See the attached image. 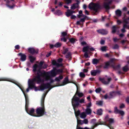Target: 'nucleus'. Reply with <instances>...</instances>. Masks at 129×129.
I'll return each mask as SVG.
<instances>
[{
	"instance_id": "f257e3e1",
	"label": "nucleus",
	"mask_w": 129,
	"mask_h": 129,
	"mask_svg": "<svg viewBox=\"0 0 129 129\" xmlns=\"http://www.w3.org/2000/svg\"><path fill=\"white\" fill-rule=\"evenodd\" d=\"M35 75L32 80L33 82H36L37 83H39L44 81V79L43 78L45 77L46 80H48L50 78L49 75H46L45 72H42L40 70L36 72L35 73Z\"/></svg>"
},
{
	"instance_id": "f03ea898",
	"label": "nucleus",
	"mask_w": 129,
	"mask_h": 129,
	"mask_svg": "<svg viewBox=\"0 0 129 129\" xmlns=\"http://www.w3.org/2000/svg\"><path fill=\"white\" fill-rule=\"evenodd\" d=\"M43 95V96H42L41 100V105L42 107L38 108L36 109V112L37 115L36 116L40 117L42 116L45 112L44 106V102L46 94H44Z\"/></svg>"
},
{
	"instance_id": "7ed1b4c3",
	"label": "nucleus",
	"mask_w": 129,
	"mask_h": 129,
	"mask_svg": "<svg viewBox=\"0 0 129 129\" xmlns=\"http://www.w3.org/2000/svg\"><path fill=\"white\" fill-rule=\"evenodd\" d=\"M24 95H25V100H26V104L25 106V110L26 112L28 113L30 115L32 116H36V115L34 114V112L35 111V110L33 108H32L30 109L29 110H28V102H27V100L26 98V96L25 93L23 92Z\"/></svg>"
},
{
	"instance_id": "20e7f679",
	"label": "nucleus",
	"mask_w": 129,
	"mask_h": 129,
	"mask_svg": "<svg viewBox=\"0 0 129 129\" xmlns=\"http://www.w3.org/2000/svg\"><path fill=\"white\" fill-rule=\"evenodd\" d=\"M79 100V98L78 97H76L75 95L73 96L72 99V104L74 109L75 108L79 105L78 102Z\"/></svg>"
},
{
	"instance_id": "39448f33",
	"label": "nucleus",
	"mask_w": 129,
	"mask_h": 129,
	"mask_svg": "<svg viewBox=\"0 0 129 129\" xmlns=\"http://www.w3.org/2000/svg\"><path fill=\"white\" fill-rule=\"evenodd\" d=\"M99 4L92 3H90L89 5V8L90 9H92L96 12L99 8Z\"/></svg>"
},
{
	"instance_id": "423d86ee",
	"label": "nucleus",
	"mask_w": 129,
	"mask_h": 129,
	"mask_svg": "<svg viewBox=\"0 0 129 129\" xmlns=\"http://www.w3.org/2000/svg\"><path fill=\"white\" fill-rule=\"evenodd\" d=\"M106 78H99V80L101 81L103 84L106 85L109 84L110 81L111 80L112 78L110 77H107L106 76Z\"/></svg>"
},
{
	"instance_id": "0eeeda50",
	"label": "nucleus",
	"mask_w": 129,
	"mask_h": 129,
	"mask_svg": "<svg viewBox=\"0 0 129 129\" xmlns=\"http://www.w3.org/2000/svg\"><path fill=\"white\" fill-rule=\"evenodd\" d=\"M51 87V86L50 83H47L46 84L44 83L42 84L39 86V87L40 90H42L46 88H52Z\"/></svg>"
},
{
	"instance_id": "6e6552de",
	"label": "nucleus",
	"mask_w": 129,
	"mask_h": 129,
	"mask_svg": "<svg viewBox=\"0 0 129 129\" xmlns=\"http://www.w3.org/2000/svg\"><path fill=\"white\" fill-rule=\"evenodd\" d=\"M112 1L110 0H105L104 3V6L106 9H109L110 8L109 5L111 4Z\"/></svg>"
},
{
	"instance_id": "1a4fd4ad",
	"label": "nucleus",
	"mask_w": 129,
	"mask_h": 129,
	"mask_svg": "<svg viewBox=\"0 0 129 129\" xmlns=\"http://www.w3.org/2000/svg\"><path fill=\"white\" fill-rule=\"evenodd\" d=\"M44 63L43 62L41 61L39 65H37L36 64H35L33 66V71L34 72H35L36 71V69L37 67H39L40 69H41L42 67V66Z\"/></svg>"
},
{
	"instance_id": "9d476101",
	"label": "nucleus",
	"mask_w": 129,
	"mask_h": 129,
	"mask_svg": "<svg viewBox=\"0 0 129 129\" xmlns=\"http://www.w3.org/2000/svg\"><path fill=\"white\" fill-rule=\"evenodd\" d=\"M114 112L115 113H119L122 116L124 115V113L123 111L119 110L116 107H115Z\"/></svg>"
},
{
	"instance_id": "9b49d317",
	"label": "nucleus",
	"mask_w": 129,
	"mask_h": 129,
	"mask_svg": "<svg viewBox=\"0 0 129 129\" xmlns=\"http://www.w3.org/2000/svg\"><path fill=\"white\" fill-rule=\"evenodd\" d=\"M28 52L31 54H33L35 53H37L38 52V50H35L33 48H29L28 49Z\"/></svg>"
},
{
	"instance_id": "f8f14e48",
	"label": "nucleus",
	"mask_w": 129,
	"mask_h": 129,
	"mask_svg": "<svg viewBox=\"0 0 129 129\" xmlns=\"http://www.w3.org/2000/svg\"><path fill=\"white\" fill-rule=\"evenodd\" d=\"M113 60H114V59H111L109 61L106 62L105 63V65L104 67V69L108 68L109 67L111 63L112 62Z\"/></svg>"
},
{
	"instance_id": "ddd939ff",
	"label": "nucleus",
	"mask_w": 129,
	"mask_h": 129,
	"mask_svg": "<svg viewBox=\"0 0 129 129\" xmlns=\"http://www.w3.org/2000/svg\"><path fill=\"white\" fill-rule=\"evenodd\" d=\"M18 55L20 56V59L21 61H23L26 60V56L25 54H23L22 53H20L18 54Z\"/></svg>"
},
{
	"instance_id": "4468645a",
	"label": "nucleus",
	"mask_w": 129,
	"mask_h": 129,
	"mask_svg": "<svg viewBox=\"0 0 129 129\" xmlns=\"http://www.w3.org/2000/svg\"><path fill=\"white\" fill-rule=\"evenodd\" d=\"M75 13V11H72L68 9L67 10V11L66 12V16L68 17L72 15L73 13Z\"/></svg>"
},
{
	"instance_id": "2eb2a0df",
	"label": "nucleus",
	"mask_w": 129,
	"mask_h": 129,
	"mask_svg": "<svg viewBox=\"0 0 129 129\" xmlns=\"http://www.w3.org/2000/svg\"><path fill=\"white\" fill-rule=\"evenodd\" d=\"M97 31L99 33L102 35H105L108 33V31L102 29L97 30Z\"/></svg>"
},
{
	"instance_id": "dca6fc26",
	"label": "nucleus",
	"mask_w": 129,
	"mask_h": 129,
	"mask_svg": "<svg viewBox=\"0 0 129 129\" xmlns=\"http://www.w3.org/2000/svg\"><path fill=\"white\" fill-rule=\"evenodd\" d=\"M123 27L125 28H127L128 27V22L126 19H125L123 20Z\"/></svg>"
},
{
	"instance_id": "f3484780",
	"label": "nucleus",
	"mask_w": 129,
	"mask_h": 129,
	"mask_svg": "<svg viewBox=\"0 0 129 129\" xmlns=\"http://www.w3.org/2000/svg\"><path fill=\"white\" fill-rule=\"evenodd\" d=\"M100 72V71L98 70H94L91 71V74L93 76H95L97 74H99Z\"/></svg>"
},
{
	"instance_id": "a211bd4d",
	"label": "nucleus",
	"mask_w": 129,
	"mask_h": 129,
	"mask_svg": "<svg viewBox=\"0 0 129 129\" xmlns=\"http://www.w3.org/2000/svg\"><path fill=\"white\" fill-rule=\"evenodd\" d=\"M96 120L95 119H93L91 120V123L93 124L94 125L93 126V127L92 128H91L92 129H93L94 127H95L96 126H97L98 125L100 124L98 123H95Z\"/></svg>"
},
{
	"instance_id": "6ab92c4d",
	"label": "nucleus",
	"mask_w": 129,
	"mask_h": 129,
	"mask_svg": "<svg viewBox=\"0 0 129 129\" xmlns=\"http://www.w3.org/2000/svg\"><path fill=\"white\" fill-rule=\"evenodd\" d=\"M50 76L51 77H54L57 74L55 69L51 70L50 72Z\"/></svg>"
},
{
	"instance_id": "aec40b11",
	"label": "nucleus",
	"mask_w": 129,
	"mask_h": 129,
	"mask_svg": "<svg viewBox=\"0 0 129 129\" xmlns=\"http://www.w3.org/2000/svg\"><path fill=\"white\" fill-rule=\"evenodd\" d=\"M78 3L74 4H73L71 7V9L73 10H74L78 6Z\"/></svg>"
},
{
	"instance_id": "412c9836",
	"label": "nucleus",
	"mask_w": 129,
	"mask_h": 129,
	"mask_svg": "<svg viewBox=\"0 0 129 129\" xmlns=\"http://www.w3.org/2000/svg\"><path fill=\"white\" fill-rule=\"evenodd\" d=\"M86 116V114L84 112L81 113L80 114V117L82 118H85Z\"/></svg>"
},
{
	"instance_id": "4be33fe9",
	"label": "nucleus",
	"mask_w": 129,
	"mask_h": 129,
	"mask_svg": "<svg viewBox=\"0 0 129 129\" xmlns=\"http://www.w3.org/2000/svg\"><path fill=\"white\" fill-rule=\"evenodd\" d=\"M115 13L116 15L118 17L121 16L122 14L121 11L119 10H117L115 11Z\"/></svg>"
},
{
	"instance_id": "5701e85b",
	"label": "nucleus",
	"mask_w": 129,
	"mask_h": 129,
	"mask_svg": "<svg viewBox=\"0 0 129 129\" xmlns=\"http://www.w3.org/2000/svg\"><path fill=\"white\" fill-rule=\"evenodd\" d=\"M86 113L87 114H91L92 111L89 108H87L85 110Z\"/></svg>"
},
{
	"instance_id": "b1692460",
	"label": "nucleus",
	"mask_w": 129,
	"mask_h": 129,
	"mask_svg": "<svg viewBox=\"0 0 129 129\" xmlns=\"http://www.w3.org/2000/svg\"><path fill=\"white\" fill-rule=\"evenodd\" d=\"M116 94V93L115 92H112L110 93L109 98L110 99L112 98L113 96H114Z\"/></svg>"
},
{
	"instance_id": "393cba45",
	"label": "nucleus",
	"mask_w": 129,
	"mask_h": 129,
	"mask_svg": "<svg viewBox=\"0 0 129 129\" xmlns=\"http://www.w3.org/2000/svg\"><path fill=\"white\" fill-rule=\"evenodd\" d=\"M117 28H119L118 27H117L115 26H113L112 28V33H114L116 32Z\"/></svg>"
},
{
	"instance_id": "a878e982",
	"label": "nucleus",
	"mask_w": 129,
	"mask_h": 129,
	"mask_svg": "<svg viewBox=\"0 0 129 129\" xmlns=\"http://www.w3.org/2000/svg\"><path fill=\"white\" fill-rule=\"evenodd\" d=\"M68 83V77L66 78L63 82L62 85H64Z\"/></svg>"
},
{
	"instance_id": "bb28decb",
	"label": "nucleus",
	"mask_w": 129,
	"mask_h": 129,
	"mask_svg": "<svg viewBox=\"0 0 129 129\" xmlns=\"http://www.w3.org/2000/svg\"><path fill=\"white\" fill-rule=\"evenodd\" d=\"M89 49V47L88 46L84 47L83 48V51L84 52H87Z\"/></svg>"
},
{
	"instance_id": "cd10ccee",
	"label": "nucleus",
	"mask_w": 129,
	"mask_h": 129,
	"mask_svg": "<svg viewBox=\"0 0 129 129\" xmlns=\"http://www.w3.org/2000/svg\"><path fill=\"white\" fill-rule=\"evenodd\" d=\"M29 58L31 62H33L36 59L35 58L31 55L29 56Z\"/></svg>"
},
{
	"instance_id": "c85d7f7f",
	"label": "nucleus",
	"mask_w": 129,
	"mask_h": 129,
	"mask_svg": "<svg viewBox=\"0 0 129 129\" xmlns=\"http://www.w3.org/2000/svg\"><path fill=\"white\" fill-rule=\"evenodd\" d=\"M52 63L53 65L56 66L57 67L60 66L59 64L57 63L56 61L54 60H53L52 61Z\"/></svg>"
},
{
	"instance_id": "c756f323",
	"label": "nucleus",
	"mask_w": 129,
	"mask_h": 129,
	"mask_svg": "<svg viewBox=\"0 0 129 129\" xmlns=\"http://www.w3.org/2000/svg\"><path fill=\"white\" fill-rule=\"evenodd\" d=\"M102 111L101 109L98 110L97 112V114L99 115H101L102 114Z\"/></svg>"
},
{
	"instance_id": "7c9ffc66",
	"label": "nucleus",
	"mask_w": 129,
	"mask_h": 129,
	"mask_svg": "<svg viewBox=\"0 0 129 129\" xmlns=\"http://www.w3.org/2000/svg\"><path fill=\"white\" fill-rule=\"evenodd\" d=\"M66 58H71V54L70 52H68L67 53V54L66 56Z\"/></svg>"
},
{
	"instance_id": "2f4dec72",
	"label": "nucleus",
	"mask_w": 129,
	"mask_h": 129,
	"mask_svg": "<svg viewBox=\"0 0 129 129\" xmlns=\"http://www.w3.org/2000/svg\"><path fill=\"white\" fill-rule=\"evenodd\" d=\"M99 62V60L96 59H93L92 61V63L94 64L97 63Z\"/></svg>"
},
{
	"instance_id": "473e14b6",
	"label": "nucleus",
	"mask_w": 129,
	"mask_h": 129,
	"mask_svg": "<svg viewBox=\"0 0 129 129\" xmlns=\"http://www.w3.org/2000/svg\"><path fill=\"white\" fill-rule=\"evenodd\" d=\"M64 1L65 2V3L69 5L71 4L72 2V0H64Z\"/></svg>"
},
{
	"instance_id": "72a5a7b5",
	"label": "nucleus",
	"mask_w": 129,
	"mask_h": 129,
	"mask_svg": "<svg viewBox=\"0 0 129 129\" xmlns=\"http://www.w3.org/2000/svg\"><path fill=\"white\" fill-rule=\"evenodd\" d=\"M107 48V46H102L101 48V50L102 51H104L106 50Z\"/></svg>"
},
{
	"instance_id": "f704fd0d",
	"label": "nucleus",
	"mask_w": 129,
	"mask_h": 129,
	"mask_svg": "<svg viewBox=\"0 0 129 129\" xmlns=\"http://www.w3.org/2000/svg\"><path fill=\"white\" fill-rule=\"evenodd\" d=\"M55 70L57 74H59V73H62V70L61 69L57 70L55 69Z\"/></svg>"
},
{
	"instance_id": "c9c22d12",
	"label": "nucleus",
	"mask_w": 129,
	"mask_h": 129,
	"mask_svg": "<svg viewBox=\"0 0 129 129\" xmlns=\"http://www.w3.org/2000/svg\"><path fill=\"white\" fill-rule=\"evenodd\" d=\"M128 67L127 66H126L123 68V71L125 72H127L128 70Z\"/></svg>"
},
{
	"instance_id": "e433bc0d",
	"label": "nucleus",
	"mask_w": 129,
	"mask_h": 129,
	"mask_svg": "<svg viewBox=\"0 0 129 129\" xmlns=\"http://www.w3.org/2000/svg\"><path fill=\"white\" fill-rule=\"evenodd\" d=\"M61 44L60 43L57 42L54 45V47L58 48L61 46Z\"/></svg>"
},
{
	"instance_id": "4c0bfd02",
	"label": "nucleus",
	"mask_w": 129,
	"mask_h": 129,
	"mask_svg": "<svg viewBox=\"0 0 129 129\" xmlns=\"http://www.w3.org/2000/svg\"><path fill=\"white\" fill-rule=\"evenodd\" d=\"M75 111V115L76 117H77L78 116H79V115L80 114V111L79 110H78L77 111H75V109H74Z\"/></svg>"
},
{
	"instance_id": "58836bf2",
	"label": "nucleus",
	"mask_w": 129,
	"mask_h": 129,
	"mask_svg": "<svg viewBox=\"0 0 129 129\" xmlns=\"http://www.w3.org/2000/svg\"><path fill=\"white\" fill-rule=\"evenodd\" d=\"M68 48H64L63 49V53L64 54H65L68 52Z\"/></svg>"
},
{
	"instance_id": "ea45409f",
	"label": "nucleus",
	"mask_w": 129,
	"mask_h": 129,
	"mask_svg": "<svg viewBox=\"0 0 129 129\" xmlns=\"http://www.w3.org/2000/svg\"><path fill=\"white\" fill-rule=\"evenodd\" d=\"M67 35V32H63L61 33V37H64Z\"/></svg>"
},
{
	"instance_id": "a19ab883",
	"label": "nucleus",
	"mask_w": 129,
	"mask_h": 129,
	"mask_svg": "<svg viewBox=\"0 0 129 129\" xmlns=\"http://www.w3.org/2000/svg\"><path fill=\"white\" fill-rule=\"evenodd\" d=\"M83 124H87L88 123V120L87 119H85L83 120Z\"/></svg>"
},
{
	"instance_id": "79ce46f5",
	"label": "nucleus",
	"mask_w": 129,
	"mask_h": 129,
	"mask_svg": "<svg viewBox=\"0 0 129 129\" xmlns=\"http://www.w3.org/2000/svg\"><path fill=\"white\" fill-rule=\"evenodd\" d=\"M109 121V122L110 123H112L114 122V119L113 118H110L107 120Z\"/></svg>"
},
{
	"instance_id": "37998d69",
	"label": "nucleus",
	"mask_w": 129,
	"mask_h": 129,
	"mask_svg": "<svg viewBox=\"0 0 129 129\" xmlns=\"http://www.w3.org/2000/svg\"><path fill=\"white\" fill-rule=\"evenodd\" d=\"M76 93L77 94L78 96L80 97H82L83 95V94L81 93L76 92Z\"/></svg>"
},
{
	"instance_id": "c03bdc74",
	"label": "nucleus",
	"mask_w": 129,
	"mask_h": 129,
	"mask_svg": "<svg viewBox=\"0 0 129 129\" xmlns=\"http://www.w3.org/2000/svg\"><path fill=\"white\" fill-rule=\"evenodd\" d=\"M69 41L72 43H74L75 42V39L73 38L69 39Z\"/></svg>"
},
{
	"instance_id": "a18cd8bd",
	"label": "nucleus",
	"mask_w": 129,
	"mask_h": 129,
	"mask_svg": "<svg viewBox=\"0 0 129 129\" xmlns=\"http://www.w3.org/2000/svg\"><path fill=\"white\" fill-rule=\"evenodd\" d=\"M101 90V89L100 88L96 89L95 90V92L97 93H99Z\"/></svg>"
},
{
	"instance_id": "49530a36",
	"label": "nucleus",
	"mask_w": 129,
	"mask_h": 129,
	"mask_svg": "<svg viewBox=\"0 0 129 129\" xmlns=\"http://www.w3.org/2000/svg\"><path fill=\"white\" fill-rule=\"evenodd\" d=\"M96 104L99 105L101 106L103 104V102L101 101H97Z\"/></svg>"
},
{
	"instance_id": "de8ad7c7",
	"label": "nucleus",
	"mask_w": 129,
	"mask_h": 129,
	"mask_svg": "<svg viewBox=\"0 0 129 129\" xmlns=\"http://www.w3.org/2000/svg\"><path fill=\"white\" fill-rule=\"evenodd\" d=\"M7 79L6 78H0V81H8Z\"/></svg>"
},
{
	"instance_id": "09e8293b",
	"label": "nucleus",
	"mask_w": 129,
	"mask_h": 129,
	"mask_svg": "<svg viewBox=\"0 0 129 129\" xmlns=\"http://www.w3.org/2000/svg\"><path fill=\"white\" fill-rule=\"evenodd\" d=\"M119 48L118 45L117 44H115L114 45L113 47V49H117Z\"/></svg>"
},
{
	"instance_id": "8fccbe9b",
	"label": "nucleus",
	"mask_w": 129,
	"mask_h": 129,
	"mask_svg": "<svg viewBox=\"0 0 129 129\" xmlns=\"http://www.w3.org/2000/svg\"><path fill=\"white\" fill-rule=\"evenodd\" d=\"M78 102L80 103H82L84 102V99H82L80 100H79Z\"/></svg>"
},
{
	"instance_id": "3c124183",
	"label": "nucleus",
	"mask_w": 129,
	"mask_h": 129,
	"mask_svg": "<svg viewBox=\"0 0 129 129\" xmlns=\"http://www.w3.org/2000/svg\"><path fill=\"white\" fill-rule=\"evenodd\" d=\"M67 40V38L65 37L62 38H61V41H63L64 42H66Z\"/></svg>"
},
{
	"instance_id": "603ef678",
	"label": "nucleus",
	"mask_w": 129,
	"mask_h": 129,
	"mask_svg": "<svg viewBox=\"0 0 129 129\" xmlns=\"http://www.w3.org/2000/svg\"><path fill=\"white\" fill-rule=\"evenodd\" d=\"M80 77H84L85 76V74L82 72L80 73Z\"/></svg>"
},
{
	"instance_id": "864d4df0",
	"label": "nucleus",
	"mask_w": 129,
	"mask_h": 129,
	"mask_svg": "<svg viewBox=\"0 0 129 129\" xmlns=\"http://www.w3.org/2000/svg\"><path fill=\"white\" fill-rule=\"evenodd\" d=\"M91 106V103H88V105H86V107L87 108H89Z\"/></svg>"
},
{
	"instance_id": "5fc2aeb1",
	"label": "nucleus",
	"mask_w": 129,
	"mask_h": 129,
	"mask_svg": "<svg viewBox=\"0 0 129 129\" xmlns=\"http://www.w3.org/2000/svg\"><path fill=\"white\" fill-rule=\"evenodd\" d=\"M124 105L123 104H121L119 107L120 108H124Z\"/></svg>"
},
{
	"instance_id": "6e6d98bb",
	"label": "nucleus",
	"mask_w": 129,
	"mask_h": 129,
	"mask_svg": "<svg viewBox=\"0 0 129 129\" xmlns=\"http://www.w3.org/2000/svg\"><path fill=\"white\" fill-rule=\"evenodd\" d=\"M85 18H81L80 19V22H83L85 21Z\"/></svg>"
},
{
	"instance_id": "4d7b16f0",
	"label": "nucleus",
	"mask_w": 129,
	"mask_h": 129,
	"mask_svg": "<svg viewBox=\"0 0 129 129\" xmlns=\"http://www.w3.org/2000/svg\"><path fill=\"white\" fill-rule=\"evenodd\" d=\"M125 28L123 27V28L121 29V31L123 33H124L126 31V30L125 29Z\"/></svg>"
},
{
	"instance_id": "13d9d810",
	"label": "nucleus",
	"mask_w": 129,
	"mask_h": 129,
	"mask_svg": "<svg viewBox=\"0 0 129 129\" xmlns=\"http://www.w3.org/2000/svg\"><path fill=\"white\" fill-rule=\"evenodd\" d=\"M84 56L86 57L87 58L88 57V55L87 52H85L84 54Z\"/></svg>"
},
{
	"instance_id": "bf43d9fd",
	"label": "nucleus",
	"mask_w": 129,
	"mask_h": 129,
	"mask_svg": "<svg viewBox=\"0 0 129 129\" xmlns=\"http://www.w3.org/2000/svg\"><path fill=\"white\" fill-rule=\"evenodd\" d=\"M47 65L46 64H44L42 67V68L44 69H45L47 67Z\"/></svg>"
},
{
	"instance_id": "052dcab7",
	"label": "nucleus",
	"mask_w": 129,
	"mask_h": 129,
	"mask_svg": "<svg viewBox=\"0 0 129 129\" xmlns=\"http://www.w3.org/2000/svg\"><path fill=\"white\" fill-rule=\"evenodd\" d=\"M105 43V41L103 40H101L100 42V43L101 44H103Z\"/></svg>"
},
{
	"instance_id": "680f3d73",
	"label": "nucleus",
	"mask_w": 129,
	"mask_h": 129,
	"mask_svg": "<svg viewBox=\"0 0 129 129\" xmlns=\"http://www.w3.org/2000/svg\"><path fill=\"white\" fill-rule=\"evenodd\" d=\"M55 80L57 81H60V79L59 78H58V77H56V78Z\"/></svg>"
},
{
	"instance_id": "e2e57ef3",
	"label": "nucleus",
	"mask_w": 129,
	"mask_h": 129,
	"mask_svg": "<svg viewBox=\"0 0 129 129\" xmlns=\"http://www.w3.org/2000/svg\"><path fill=\"white\" fill-rule=\"evenodd\" d=\"M60 13V12L59 10H57L56 11V12L55 14H56L58 15L59 14V13Z\"/></svg>"
},
{
	"instance_id": "0e129e2a",
	"label": "nucleus",
	"mask_w": 129,
	"mask_h": 129,
	"mask_svg": "<svg viewBox=\"0 0 129 129\" xmlns=\"http://www.w3.org/2000/svg\"><path fill=\"white\" fill-rule=\"evenodd\" d=\"M126 101L127 103H129V97H127V98L126 99Z\"/></svg>"
},
{
	"instance_id": "69168bd1",
	"label": "nucleus",
	"mask_w": 129,
	"mask_h": 129,
	"mask_svg": "<svg viewBox=\"0 0 129 129\" xmlns=\"http://www.w3.org/2000/svg\"><path fill=\"white\" fill-rule=\"evenodd\" d=\"M81 45H86V43L85 42H83L81 43Z\"/></svg>"
},
{
	"instance_id": "338daca9",
	"label": "nucleus",
	"mask_w": 129,
	"mask_h": 129,
	"mask_svg": "<svg viewBox=\"0 0 129 129\" xmlns=\"http://www.w3.org/2000/svg\"><path fill=\"white\" fill-rule=\"evenodd\" d=\"M76 18V16L75 15H72L71 17V18L72 19H74Z\"/></svg>"
},
{
	"instance_id": "774afa93",
	"label": "nucleus",
	"mask_w": 129,
	"mask_h": 129,
	"mask_svg": "<svg viewBox=\"0 0 129 129\" xmlns=\"http://www.w3.org/2000/svg\"><path fill=\"white\" fill-rule=\"evenodd\" d=\"M15 48L16 49H19V46L18 45H17L15 46Z\"/></svg>"
}]
</instances>
